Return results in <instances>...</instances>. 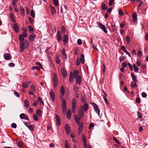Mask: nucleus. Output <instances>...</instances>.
Wrapping results in <instances>:
<instances>
[{"label":"nucleus","instance_id":"e2e57ef3","mask_svg":"<svg viewBox=\"0 0 148 148\" xmlns=\"http://www.w3.org/2000/svg\"><path fill=\"white\" fill-rule=\"evenodd\" d=\"M21 35H22V36L24 37H26L27 36V33L26 32H23L22 34H21Z\"/></svg>","mask_w":148,"mask_h":148},{"label":"nucleus","instance_id":"4be33fe9","mask_svg":"<svg viewBox=\"0 0 148 148\" xmlns=\"http://www.w3.org/2000/svg\"><path fill=\"white\" fill-rule=\"evenodd\" d=\"M82 138L83 143H84V147H86L87 145V143L84 134H83L82 136Z\"/></svg>","mask_w":148,"mask_h":148},{"label":"nucleus","instance_id":"473e14b6","mask_svg":"<svg viewBox=\"0 0 148 148\" xmlns=\"http://www.w3.org/2000/svg\"><path fill=\"white\" fill-rule=\"evenodd\" d=\"M66 7L65 6H64V10L63 11V9L62 6L61 7V11L60 12L62 14H64V13L66 12Z\"/></svg>","mask_w":148,"mask_h":148},{"label":"nucleus","instance_id":"423d86ee","mask_svg":"<svg viewBox=\"0 0 148 148\" xmlns=\"http://www.w3.org/2000/svg\"><path fill=\"white\" fill-rule=\"evenodd\" d=\"M84 112L82 110V108H79L78 110V115L80 119H82L84 115Z\"/></svg>","mask_w":148,"mask_h":148},{"label":"nucleus","instance_id":"7ed1b4c3","mask_svg":"<svg viewBox=\"0 0 148 148\" xmlns=\"http://www.w3.org/2000/svg\"><path fill=\"white\" fill-rule=\"evenodd\" d=\"M97 24L98 25L99 27L103 30L105 33H107V30L104 25H103L102 23L98 22H97Z\"/></svg>","mask_w":148,"mask_h":148},{"label":"nucleus","instance_id":"de8ad7c7","mask_svg":"<svg viewBox=\"0 0 148 148\" xmlns=\"http://www.w3.org/2000/svg\"><path fill=\"white\" fill-rule=\"evenodd\" d=\"M51 13L52 14H53L56 13L54 7H52L51 6Z\"/></svg>","mask_w":148,"mask_h":148},{"label":"nucleus","instance_id":"774afa93","mask_svg":"<svg viewBox=\"0 0 148 148\" xmlns=\"http://www.w3.org/2000/svg\"><path fill=\"white\" fill-rule=\"evenodd\" d=\"M125 59V57L124 56H121L119 58V60L120 62H122Z\"/></svg>","mask_w":148,"mask_h":148},{"label":"nucleus","instance_id":"338daca9","mask_svg":"<svg viewBox=\"0 0 148 148\" xmlns=\"http://www.w3.org/2000/svg\"><path fill=\"white\" fill-rule=\"evenodd\" d=\"M34 120L35 121H37L38 119L37 116L35 114H34Z\"/></svg>","mask_w":148,"mask_h":148},{"label":"nucleus","instance_id":"4468645a","mask_svg":"<svg viewBox=\"0 0 148 148\" xmlns=\"http://www.w3.org/2000/svg\"><path fill=\"white\" fill-rule=\"evenodd\" d=\"M69 41V37L66 35H65L64 36L63 42L64 45H66Z\"/></svg>","mask_w":148,"mask_h":148},{"label":"nucleus","instance_id":"052dcab7","mask_svg":"<svg viewBox=\"0 0 148 148\" xmlns=\"http://www.w3.org/2000/svg\"><path fill=\"white\" fill-rule=\"evenodd\" d=\"M77 44L78 45H81L82 44V42L81 40L80 39H78L77 40Z\"/></svg>","mask_w":148,"mask_h":148},{"label":"nucleus","instance_id":"c756f323","mask_svg":"<svg viewBox=\"0 0 148 148\" xmlns=\"http://www.w3.org/2000/svg\"><path fill=\"white\" fill-rule=\"evenodd\" d=\"M62 74L64 77H65L67 75L65 69H62Z\"/></svg>","mask_w":148,"mask_h":148},{"label":"nucleus","instance_id":"bf43d9fd","mask_svg":"<svg viewBox=\"0 0 148 148\" xmlns=\"http://www.w3.org/2000/svg\"><path fill=\"white\" fill-rule=\"evenodd\" d=\"M35 69H36L38 71H39L40 70V68L36 66H34L31 68L32 70H34Z\"/></svg>","mask_w":148,"mask_h":148},{"label":"nucleus","instance_id":"2eb2a0df","mask_svg":"<svg viewBox=\"0 0 148 148\" xmlns=\"http://www.w3.org/2000/svg\"><path fill=\"white\" fill-rule=\"evenodd\" d=\"M20 117L21 119H25L26 120H29V119L27 116L24 113H21L20 115Z\"/></svg>","mask_w":148,"mask_h":148},{"label":"nucleus","instance_id":"8fccbe9b","mask_svg":"<svg viewBox=\"0 0 148 148\" xmlns=\"http://www.w3.org/2000/svg\"><path fill=\"white\" fill-rule=\"evenodd\" d=\"M126 40L128 44H129L130 43V38L129 36H127L126 37Z\"/></svg>","mask_w":148,"mask_h":148},{"label":"nucleus","instance_id":"393cba45","mask_svg":"<svg viewBox=\"0 0 148 148\" xmlns=\"http://www.w3.org/2000/svg\"><path fill=\"white\" fill-rule=\"evenodd\" d=\"M20 10L21 15L23 16H24L25 15V10L24 8L23 7H22L21 6H20Z\"/></svg>","mask_w":148,"mask_h":148},{"label":"nucleus","instance_id":"f03ea898","mask_svg":"<svg viewBox=\"0 0 148 148\" xmlns=\"http://www.w3.org/2000/svg\"><path fill=\"white\" fill-rule=\"evenodd\" d=\"M58 83V79L55 73H54L53 78V83L54 87H57Z\"/></svg>","mask_w":148,"mask_h":148},{"label":"nucleus","instance_id":"20e7f679","mask_svg":"<svg viewBox=\"0 0 148 148\" xmlns=\"http://www.w3.org/2000/svg\"><path fill=\"white\" fill-rule=\"evenodd\" d=\"M76 103V100L75 98H73L72 101V109L73 113H74L75 112V107Z\"/></svg>","mask_w":148,"mask_h":148},{"label":"nucleus","instance_id":"a878e982","mask_svg":"<svg viewBox=\"0 0 148 148\" xmlns=\"http://www.w3.org/2000/svg\"><path fill=\"white\" fill-rule=\"evenodd\" d=\"M131 75L132 78V79L134 82H138L137 80L136 79V77L134 75L133 73H131Z\"/></svg>","mask_w":148,"mask_h":148},{"label":"nucleus","instance_id":"ea45409f","mask_svg":"<svg viewBox=\"0 0 148 148\" xmlns=\"http://www.w3.org/2000/svg\"><path fill=\"white\" fill-rule=\"evenodd\" d=\"M62 109L63 112V114H65L66 111V106H62Z\"/></svg>","mask_w":148,"mask_h":148},{"label":"nucleus","instance_id":"a211bd4d","mask_svg":"<svg viewBox=\"0 0 148 148\" xmlns=\"http://www.w3.org/2000/svg\"><path fill=\"white\" fill-rule=\"evenodd\" d=\"M137 15L136 12H134L132 14V17L133 18V22L134 23L135 22L137 21Z\"/></svg>","mask_w":148,"mask_h":148},{"label":"nucleus","instance_id":"09e8293b","mask_svg":"<svg viewBox=\"0 0 148 148\" xmlns=\"http://www.w3.org/2000/svg\"><path fill=\"white\" fill-rule=\"evenodd\" d=\"M28 28L29 31L30 33H32L33 32L34 29L33 27L31 26L30 25L29 26Z\"/></svg>","mask_w":148,"mask_h":148},{"label":"nucleus","instance_id":"1a4fd4ad","mask_svg":"<svg viewBox=\"0 0 148 148\" xmlns=\"http://www.w3.org/2000/svg\"><path fill=\"white\" fill-rule=\"evenodd\" d=\"M64 128L66 134H69L70 131V127L69 125L67 124H66Z\"/></svg>","mask_w":148,"mask_h":148},{"label":"nucleus","instance_id":"7c9ffc66","mask_svg":"<svg viewBox=\"0 0 148 148\" xmlns=\"http://www.w3.org/2000/svg\"><path fill=\"white\" fill-rule=\"evenodd\" d=\"M29 83H30V82H26L23 83L22 84V87L25 88H26L27 87L29 86V85L28 84Z\"/></svg>","mask_w":148,"mask_h":148},{"label":"nucleus","instance_id":"58836bf2","mask_svg":"<svg viewBox=\"0 0 148 148\" xmlns=\"http://www.w3.org/2000/svg\"><path fill=\"white\" fill-rule=\"evenodd\" d=\"M10 17L11 19L13 22H15V17L14 15L12 13H11L10 14Z\"/></svg>","mask_w":148,"mask_h":148},{"label":"nucleus","instance_id":"f257e3e1","mask_svg":"<svg viewBox=\"0 0 148 148\" xmlns=\"http://www.w3.org/2000/svg\"><path fill=\"white\" fill-rule=\"evenodd\" d=\"M29 45V42L27 41H25L24 42H20V51L22 52L25 48H27Z\"/></svg>","mask_w":148,"mask_h":148},{"label":"nucleus","instance_id":"3c124183","mask_svg":"<svg viewBox=\"0 0 148 148\" xmlns=\"http://www.w3.org/2000/svg\"><path fill=\"white\" fill-rule=\"evenodd\" d=\"M30 14H31V15L32 16V17H33V18H35V13L34 12V11L33 10H31Z\"/></svg>","mask_w":148,"mask_h":148},{"label":"nucleus","instance_id":"37998d69","mask_svg":"<svg viewBox=\"0 0 148 148\" xmlns=\"http://www.w3.org/2000/svg\"><path fill=\"white\" fill-rule=\"evenodd\" d=\"M114 140L118 145H121V144L120 142L115 137H113Z\"/></svg>","mask_w":148,"mask_h":148},{"label":"nucleus","instance_id":"f3484780","mask_svg":"<svg viewBox=\"0 0 148 148\" xmlns=\"http://www.w3.org/2000/svg\"><path fill=\"white\" fill-rule=\"evenodd\" d=\"M74 119L76 122L77 124L80 123V118L77 115H75L74 116Z\"/></svg>","mask_w":148,"mask_h":148},{"label":"nucleus","instance_id":"5701e85b","mask_svg":"<svg viewBox=\"0 0 148 148\" xmlns=\"http://www.w3.org/2000/svg\"><path fill=\"white\" fill-rule=\"evenodd\" d=\"M60 92L62 96L64 95L65 92V90L64 87L62 86L60 88Z\"/></svg>","mask_w":148,"mask_h":148},{"label":"nucleus","instance_id":"39448f33","mask_svg":"<svg viewBox=\"0 0 148 148\" xmlns=\"http://www.w3.org/2000/svg\"><path fill=\"white\" fill-rule=\"evenodd\" d=\"M88 105L87 103H84V106L81 105L79 108H82V110L86 112L88 109Z\"/></svg>","mask_w":148,"mask_h":148},{"label":"nucleus","instance_id":"9b49d317","mask_svg":"<svg viewBox=\"0 0 148 148\" xmlns=\"http://www.w3.org/2000/svg\"><path fill=\"white\" fill-rule=\"evenodd\" d=\"M3 57L5 60H9L12 58V56L9 53H5L3 55Z\"/></svg>","mask_w":148,"mask_h":148},{"label":"nucleus","instance_id":"680f3d73","mask_svg":"<svg viewBox=\"0 0 148 148\" xmlns=\"http://www.w3.org/2000/svg\"><path fill=\"white\" fill-rule=\"evenodd\" d=\"M128 66L130 69L131 71H132L133 70V67L132 65L130 64V63H128Z\"/></svg>","mask_w":148,"mask_h":148},{"label":"nucleus","instance_id":"864d4df0","mask_svg":"<svg viewBox=\"0 0 148 148\" xmlns=\"http://www.w3.org/2000/svg\"><path fill=\"white\" fill-rule=\"evenodd\" d=\"M31 89L33 91L35 92L36 91V88L33 85H31Z\"/></svg>","mask_w":148,"mask_h":148},{"label":"nucleus","instance_id":"0e129e2a","mask_svg":"<svg viewBox=\"0 0 148 148\" xmlns=\"http://www.w3.org/2000/svg\"><path fill=\"white\" fill-rule=\"evenodd\" d=\"M137 115L138 116V117L139 118H142V116L140 112H137Z\"/></svg>","mask_w":148,"mask_h":148},{"label":"nucleus","instance_id":"72a5a7b5","mask_svg":"<svg viewBox=\"0 0 148 148\" xmlns=\"http://www.w3.org/2000/svg\"><path fill=\"white\" fill-rule=\"evenodd\" d=\"M61 52L62 53V55L64 57V58L65 59H66V55L65 54V51L64 49H62L61 50Z\"/></svg>","mask_w":148,"mask_h":148},{"label":"nucleus","instance_id":"412c9836","mask_svg":"<svg viewBox=\"0 0 148 148\" xmlns=\"http://www.w3.org/2000/svg\"><path fill=\"white\" fill-rule=\"evenodd\" d=\"M66 117L69 119H70L71 117V113L70 109H68L66 113Z\"/></svg>","mask_w":148,"mask_h":148},{"label":"nucleus","instance_id":"b1692460","mask_svg":"<svg viewBox=\"0 0 148 148\" xmlns=\"http://www.w3.org/2000/svg\"><path fill=\"white\" fill-rule=\"evenodd\" d=\"M81 58L80 59V60L82 64H84L85 62L84 55V54H81Z\"/></svg>","mask_w":148,"mask_h":148},{"label":"nucleus","instance_id":"cd10ccee","mask_svg":"<svg viewBox=\"0 0 148 148\" xmlns=\"http://www.w3.org/2000/svg\"><path fill=\"white\" fill-rule=\"evenodd\" d=\"M14 29L15 32L17 33L18 31V27L16 24H14Z\"/></svg>","mask_w":148,"mask_h":148},{"label":"nucleus","instance_id":"4c0bfd02","mask_svg":"<svg viewBox=\"0 0 148 148\" xmlns=\"http://www.w3.org/2000/svg\"><path fill=\"white\" fill-rule=\"evenodd\" d=\"M73 88L75 91V92H77L79 91V88L76 85H74L73 86Z\"/></svg>","mask_w":148,"mask_h":148},{"label":"nucleus","instance_id":"6e6552de","mask_svg":"<svg viewBox=\"0 0 148 148\" xmlns=\"http://www.w3.org/2000/svg\"><path fill=\"white\" fill-rule=\"evenodd\" d=\"M93 107L95 111L97 113L98 115L100 116V111L99 109L98 108V106L96 104H95L94 105Z\"/></svg>","mask_w":148,"mask_h":148},{"label":"nucleus","instance_id":"49530a36","mask_svg":"<svg viewBox=\"0 0 148 148\" xmlns=\"http://www.w3.org/2000/svg\"><path fill=\"white\" fill-rule=\"evenodd\" d=\"M118 12H119V14L120 15H121V16L123 15L124 13L121 10V9H119V10Z\"/></svg>","mask_w":148,"mask_h":148},{"label":"nucleus","instance_id":"603ef678","mask_svg":"<svg viewBox=\"0 0 148 148\" xmlns=\"http://www.w3.org/2000/svg\"><path fill=\"white\" fill-rule=\"evenodd\" d=\"M36 114L38 116H41V111L39 110H37L36 111Z\"/></svg>","mask_w":148,"mask_h":148},{"label":"nucleus","instance_id":"c85d7f7f","mask_svg":"<svg viewBox=\"0 0 148 148\" xmlns=\"http://www.w3.org/2000/svg\"><path fill=\"white\" fill-rule=\"evenodd\" d=\"M24 107H25V108L26 109H27V108L29 107V103H28V101L26 100V99H25L24 101Z\"/></svg>","mask_w":148,"mask_h":148},{"label":"nucleus","instance_id":"13d9d810","mask_svg":"<svg viewBox=\"0 0 148 148\" xmlns=\"http://www.w3.org/2000/svg\"><path fill=\"white\" fill-rule=\"evenodd\" d=\"M14 94L16 97H20V95L19 94L18 92H17L15 90H14Z\"/></svg>","mask_w":148,"mask_h":148},{"label":"nucleus","instance_id":"c03bdc74","mask_svg":"<svg viewBox=\"0 0 148 148\" xmlns=\"http://www.w3.org/2000/svg\"><path fill=\"white\" fill-rule=\"evenodd\" d=\"M38 101H40V103L41 105L44 104L42 100V98L40 97H38Z\"/></svg>","mask_w":148,"mask_h":148},{"label":"nucleus","instance_id":"6ab92c4d","mask_svg":"<svg viewBox=\"0 0 148 148\" xmlns=\"http://www.w3.org/2000/svg\"><path fill=\"white\" fill-rule=\"evenodd\" d=\"M81 77L80 75H79L77 77L76 79V84L79 85H81Z\"/></svg>","mask_w":148,"mask_h":148},{"label":"nucleus","instance_id":"9d476101","mask_svg":"<svg viewBox=\"0 0 148 148\" xmlns=\"http://www.w3.org/2000/svg\"><path fill=\"white\" fill-rule=\"evenodd\" d=\"M55 118L56 121V125H60L61 124V121L60 118L58 114L56 115Z\"/></svg>","mask_w":148,"mask_h":148},{"label":"nucleus","instance_id":"6e6d98bb","mask_svg":"<svg viewBox=\"0 0 148 148\" xmlns=\"http://www.w3.org/2000/svg\"><path fill=\"white\" fill-rule=\"evenodd\" d=\"M80 60H79V58H77L76 60V64L77 65H79L80 63Z\"/></svg>","mask_w":148,"mask_h":148},{"label":"nucleus","instance_id":"79ce46f5","mask_svg":"<svg viewBox=\"0 0 148 148\" xmlns=\"http://www.w3.org/2000/svg\"><path fill=\"white\" fill-rule=\"evenodd\" d=\"M27 127H28L29 130L31 131H33L34 128L33 125H28V126H27Z\"/></svg>","mask_w":148,"mask_h":148},{"label":"nucleus","instance_id":"4d7b16f0","mask_svg":"<svg viewBox=\"0 0 148 148\" xmlns=\"http://www.w3.org/2000/svg\"><path fill=\"white\" fill-rule=\"evenodd\" d=\"M73 80V76H69V81L70 83L72 82Z\"/></svg>","mask_w":148,"mask_h":148},{"label":"nucleus","instance_id":"bb28decb","mask_svg":"<svg viewBox=\"0 0 148 148\" xmlns=\"http://www.w3.org/2000/svg\"><path fill=\"white\" fill-rule=\"evenodd\" d=\"M73 77L75 79L77 77V76H78V72L76 70H75L73 71Z\"/></svg>","mask_w":148,"mask_h":148},{"label":"nucleus","instance_id":"ddd939ff","mask_svg":"<svg viewBox=\"0 0 148 148\" xmlns=\"http://www.w3.org/2000/svg\"><path fill=\"white\" fill-rule=\"evenodd\" d=\"M50 97L52 101H53L55 100V96L54 92L52 89H51L50 92Z\"/></svg>","mask_w":148,"mask_h":148},{"label":"nucleus","instance_id":"e433bc0d","mask_svg":"<svg viewBox=\"0 0 148 148\" xmlns=\"http://www.w3.org/2000/svg\"><path fill=\"white\" fill-rule=\"evenodd\" d=\"M133 66L134 71L136 72H137L138 70V67L136 66V64H133Z\"/></svg>","mask_w":148,"mask_h":148},{"label":"nucleus","instance_id":"a19ab883","mask_svg":"<svg viewBox=\"0 0 148 148\" xmlns=\"http://www.w3.org/2000/svg\"><path fill=\"white\" fill-rule=\"evenodd\" d=\"M64 148H70L68 142L66 140L65 142Z\"/></svg>","mask_w":148,"mask_h":148},{"label":"nucleus","instance_id":"69168bd1","mask_svg":"<svg viewBox=\"0 0 148 148\" xmlns=\"http://www.w3.org/2000/svg\"><path fill=\"white\" fill-rule=\"evenodd\" d=\"M17 1H18V0H13L12 1V4L14 6H16V3Z\"/></svg>","mask_w":148,"mask_h":148},{"label":"nucleus","instance_id":"dca6fc26","mask_svg":"<svg viewBox=\"0 0 148 148\" xmlns=\"http://www.w3.org/2000/svg\"><path fill=\"white\" fill-rule=\"evenodd\" d=\"M77 124L79 125L78 132L79 134H80L83 129V123H81Z\"/></svg>","mask_w":148,"mask_h":148},{"label":"nucleus","instance_id":"0eeeda50","mask_svg":"<svg viewBox=\"0 0 148 148\" xmlns=\"http://www.w3.org/2000/svg\"><path fill=\"white\" fill-rule=\"evenodd\" d=\"M16 143L18 147L20 148H23L24 145V144L21 140H17Z\"/></svg>","mask_w":148,"mask_h":148},{"label":"nucleus","instance_id":"5fc2aeb1","mask_svg":"<svg viewBox=\"0 0 148 148\" xmlns=\"http://www.w3.org/2000/svg\"><path fill=\"white\" fill-rule=\"evenodd\" d=\"M53 2L56 6H57L58 5V0H53Z\"/></svg>","mask_w":148,"mask_h":148},{"label":"nucleus","instance_id":"2f4dec72","mask_svg":"<svg viewBox=\"0 0 148 148\" xmlns=\"http://www.w3.org/2000/svg\"><path fill=\"white\" fill-rule=\"evenodd\" d=\"M19 40L20 42H24L23 41L24 40V37L20 35L19 36Z\"/></svg>","mask_w":148,"mask_h":148},{"label":"nucleus","instance_id":"aec40b11","mask_svg":"<svg viewBox=\"0 0 148 148\" xmlns=\"http://www.w3.org/2000/svg\"><path fill=\"white\" fill-rule=\"evenodd\" d=\"M36 35L34 34H32L30 35L29 36V40L32 42L34 41L35 37Z\"/></svg>","mask_w":148,"mask_h":148},{"label":"nucleus","instance_id":"a18cd8bd","mask_svg":"<svg viewBox=\"0 0 148 148\" xmlns=\"http://www.w3.org/2000/svg\"><path fill=\"white\" fill-rule=\"evenodd\" d=\"M36 64L37 65H38V66L40 68L42 69H43V68L41 64L39 62H36Z\"/></svg>","mask_w":148,"mask_h":148},{"label":"nucleus","instance_id":"f704fd0d","mask_svg":"<svg viewBox=\"0 0 148 148\" xmlns=\"http://www.w3.org/2000/svg\"><path fill=\"white\" fill-rule=\"evenodd\" d=\"M101 9L104 10H106L107 9V6L104 3H102L101 4Z\"/></svg>","mask_w":148,"mask_h":148},{"label":"nucleus","instance_id":"c9c22d12","mask_svg":"<svg viewBox=\"0 0 148 148\" xmlns=\"http://www.w3.org/2000/svg\"><path fill=\"white\" fill-rule=\"evenodd\" d=\"M132 82L131 83V86L132 87L135 88L137 86V84L135 82Z\"/></svg>","mask_w":148,"mask_h":148},{"label":"nucleus","instance_id":"f8f14e48","mask_svg":"<svg viewBox=\"0 0 148 148\" xmlns=\"http://www.w3.org/2000/svg\"><path fill=\"white\" fill-rule=\"evenodd\" d=\"M62 35L60 32L58 31L57 34V40L58 42H60L61 41Z\"/></svg>","mask_w":148,"mask_h":148}]
</instances>
